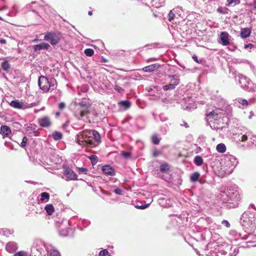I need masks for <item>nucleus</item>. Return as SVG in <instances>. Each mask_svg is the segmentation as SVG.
<instances>
[{
    "label": "nucleus",
    "mask_w": 256,
    "mask_h": 256,
    "mask_svg": "<svg viewBox=\"0 0 256 256\" xmlns=\"http://www.w3.org/2000/svg\"><path fill=\"white\" fill-rule=\"evenodd\" d=\"M220 109H216L206 114V120L212 128L218 130L222 128L224 118H226Z\"/></svg>",
    "instance_id": "obj_1"
},
{
    "label": "nucleus",
    "mask_w": 256,
    "mask_h": 256,
    "mask_svg": "<svg viewBox=\"0 0 256 256\" xmlns=\"http://www.w3.org/2000/svg\"><path fill=\"white\" fill-rule=\"evenodd\" d=\"M45 244L40 240H36L31 248V252L26 251H19L14 254L13 256H46L44 248Z\"/></svg>",
    "instance_id": "obj_2"
},
{
    "label": "nucleus",
    "mask_w": 256,
    "mask_h": 256,
    "mask_svg": "<svg viewBox=\"0 0 256 256\" xmlns=\"http://www.w3.org/2000/svg\"><path fill=\"white\" fill-rule=\"evenodd\" d=\"M38 85L44 92H48L56 88L57 82L54 78L40 76L38 79Z\"/></svg>",
    "instance_id": "obj_3"
},
{
    "label": "nucleus",
    "mask_w": 256,
    "mask_h": 256,
    "mask_svg": "<svg viewBox=\"0 0 256 256\" xmlns=\"http://www.w3.org/2000/svg\"><path fill=\"white\" fill-rule=\"evenodd\" d=\"M226 194L227 197L226 206L229 208L237 207L240 199L238 192L233 189H228Z\"/></svg>",
    "instance_id": "obj_4"
},
{
    "label": "nucleus",
    "mask_w": 256,
    "mask_h": 256,
    "mask_svg": "<svg viewBox=\"0 0 256 256\" xmlns=\"http://www.w3.org/2000/svg\"><path fill=\"white\" fill-rule=\"evenodd\" d=\"M238 164L236 158L232 155L226 156L222 160L221 164L226 172L230 174Z\"/></svg>",
    "instance_id": "obj_5"
},
{
    "label": "nucleus",
    "mask_w": 256,
    "mask_h": 256,
    "mask_svg": "<svg viewBox=\"0 0 256 256\" xmlns=\"http://www.w3.org/2000/svg\"><path fill=\"white\" fill-rule=\"evenodd\" d=\"M90 134V130H84L79 132L76 136V142L82 146L92 145Z\"/></svg>",
    "instance_id": "obj_6"
},
{
    "label": "nucleus",
    "mask_w": 256,
    "mask_h": 256,
    "mask_svg": "<svg viewBox=\"0 0 256 256\" xmlns=\"http://www.w3.org/2000/svg\"><path fill=\"white\" fill-rule=\"evenodd\" d=\"M57 226L60 236H67L74 233V230L69 227V221L67 220H64L60 223L58 222Z\"/></svg>",
    "instance_id": "obj_7"
},
{
    "label": "nucleus",
    "mask_w": 256,
    "mask_h": 256,
    "mask_svg": "<svg viewBox=\"0 0 256 256\" xmlns=\"http://www.w3.org/2000/svg\"><path fill=\"white\" fill-rule=\"evenodd\" d=\"M238 82L241 87L246 90L250 92L256 90V84L252 83L249 78L244 75L239 76Z\"/></svg>",
    "instance_id": "obj_8"
},
{
    "label": "nucleus",
    "mask_w": 256,
    "mask_h": 256,
    "mask_svg": "<svg viewBox=\"0 0 256 256\" xmlns=\"http://www.w3.org/2000/svg\"><path fill=\"white\" fill-rule=\"evenodd\" d=\"M60 38L61 36L60 33L48 32L45 34L44 40L50 42L52 45L54 46L59 42Z\"/></svg>",
    "instance_id": "obj_9"
},
{
    "label": "nucleus",
    "mask_w": 256,
    "mask_h": 256,
    "mask_svg": "<svg viewBox=\"0 0 256 256\" xmlns=\"http://www.w3.org/2000/svg\"><path fill=\"white\" fill-rule=\"evenodd\" d=\"M80 108L79 111L75 112V116L78 119L80 120L87 114L88 111V110L90 106L89 102H82L80 103Z\"/></svg>",
    "instance_id": "obj_10"
},
{
    "label": "nucleus",
    "mask_w": 256,
    "mask_h": 256,
    "mask_svg": "<svg viewBox=\"0 0 256 256\" xmlns=\"http://www.w3.org/2000/svg\"><path fill=\"white\" fill-rule=\"evenodd\" d=\"M60 160L58 155L52 150L48 152L46 160V162L49 163L50 165H52L53 164H56L60 162Z\"/></svg>",
    "instance_id": "obj_11"
},
{
    "label": "nucleus",
    "mask_w": 256,
    "mask_h": 256,
    "mask_svg": "<svg viewBox=\"0 0 256 256\" xmlns=\"http://www.w3.org/2000/svg\"><path fill=\"white\" fill-rule=\"evenodd\" d=\"M10 104L14 108L20 110H25L32 106V104L24 103L16 100H12Z\"/></svg>",
    "instance_id": "obj_12"
},
{
    "label": "nucleus",
    "mask_w": 256,
    "mask_h": 256,
    "mask_svg": "<svg viewBox=\"0 0 256 256\" xmlns=\"http://www.w3.org/2000/svg\"><path fill=\"white\" fill-rule=\"evenodd\" d=\"M26 134L30 136H38L40 132L36 130V126L34 124H26L24 125Z\"/></svg>",
    "instance_id": "obj_13"
},
{
    "label": "nucleus",
    "mask_w": 256,
    "mask_h": 256,
    "mask_svg": "<svg viewBox=\"0 0 256 256\" xmlns=\"http://www.w3.org/2000/svg\"><path fill=\"white\" fill-rule=\"evenodd\" d=\"M64 174L70 180H77V175L76 174L71 170L68 166L64 165Z\"/></svg>",
    "instance_id": "obj_14"
},
{
    "label": "nucleus",
    "mask_w": 256,
    "mask_h": 256,
    "mask_svg": "<svg viewBox=\"0 0 256 256\" xmlns=\"http://www.w3.org/2000/svg\"><path fill=\"white\" fill-rule=\"evenodd\" d=\"M44 250L45 252H46L48 256H60L58 250L52 244H45Z\"/></svg>",
    "instance_id": "obj_15"
},
{
    "label": "nucleus",
    "mask_w": 256,
    "mask_h": 256,
    "mask_svg": "<svg viewBox=\"0 0 256 256\" xmlns=\"http://www.w3.org/2000/svg\"><path fill=\"white\" fill-rule=\"evenodd\" d=\"M18 248V245L14 242H10L6 245V250L10 254H14Z\"/></svg>",
    "instance_id": "obj_16"
},
{
    "label": "nucleus",
    "mask_w": 256,
    "mask_h": 256,
    "mask_svg": "<svg viewBox=\"0 0 256 256\" xmlns=\"http://www.w3.org/2000/svg\"><path fill=\"white\" fill-rule=\"evenodd\" d=\"M38 123L40 126L43 128H48L52 125L50 118L47 116L38 118Z\"/></svg>",
    "instance_id": "obj_17"
},
{
    "label": "nucleus",
    "mask_w": 256,
    "mask_h": 256,
    "mask_svg": "<svg viewBox=\"0 0 256 256\" xmlns=\"http://www.w3.org/2000/svg\"><path fill=\"white\" fill-rule=\"evenodd\" d=\"M167 80L168 83L172 84L174 87H176L180 82V76L176 74L168 76Z\"/></svg>",
    "instance_id": "obj_18"
},
{
    "label": "nucleus",
    "mask_w": 256,
    "mask_h": 256,
    "mask_svg": "<svg viewBox=\"0 0 256 256\" xmlns=\"http://www.w3.org/2000/svg\"><path fill=\"white\" fill-rule=\"evenodd\" d=\"M50 48V46L49 44L44 42L32 46L34 52H36L42 50H48Z\"/></svg>",
    "instance_id": "obj_19"
},
{
    "label": "nucleus",
    "mask_w": 256,
    "mask_h": 256,
    "mask_svg": "<svg viewBox=\"0 0 256 256\" xmlns=\"http://www.w3.org/2000/svg\"><path fill=\"white\" fill-rule=\"evenodd\" d=\"M102 170L103 172L106 175L110 176L115 175V170L114 168L110 165H105L103 166Z\"/></svg>",
    "instance_id": "obj_20"
},
{
    "label": "nucleus",
    "mask_w": 256,
    "mask_h": 256,
    "mask_svg": "<svg viewBox=\"0 0 256 256\" xmlns=\"http://www.w3.org/2000/svg\"><path fill=\"white\" fill-rule=\"evenodd\" d=\"M228 38L229 34L227 32H221L220 38L223 46H228L230 44Z\"/></svg>",
    "instance_id": "obj_21"
},
{
    "label": "nucleus",
    "mask_w": 256,
    "mask_h": 256,
    "mask_svg": "<svg viewBox=\"0 0 256 256\" xmlns=\"http://www.w3.org/2000/svg\"><path fill=\"white\" fill-rule=\"evenodd\" d=\"M90 138L92 142L93 143V140H94L96 142H99L100 140V136L98 132L95 130H90Z\"/></svg>",
    "instance_id": "obj_22"
},
{
    "label": "nucleus",
    "mask_w": 256,
    "mask_h": 256,
    "mask_svg": "<svg viewBox=\"0 0 256 256\" xmlns=\"http://www.w3.org/2000/svg\"><path fill=\"white\" fill-rule=\"evenodd\" d=\"M160 66V64H154L144 67L142 68V70L145 72H151L159 68Z\"/></svg>",
    "instance_id": "obj_23"
},
{
    "label": "nucleus",
    "mask_w": 256,
    "mask_h": 256,
    "mask_svg": "<svg viewBox=\"0 0 256 256\" xmlns=\"http://www.w3.org/2000/svg\"><path fill=\"white\" fill-rule=\"evenodd\" d=\"M251 33V29L250 28H242L240 31V36L242 38H248Z\"/></svg>",
    "instance_id": "obj_24"
},
{
    "label": "nucleus",
    "mask_w": 256,
    "mask_h": 256,
    "mask_svg": "<svg viewBox=\"0 0 256 256\" xmlns=\"http://www.w3.org/2000/svg\"><path fill=\"white\" fill-rule=\"evenodd\" d=\"M11 132V130L9 126H2L0 127V133L3 135L4 136H7Z\"/></svg>",
    "instance_id": "obj_25"
},
{
    "label": "nucleus",
    "mask_w": 256,
    "mask_h": 256,
    "mask_svg": "<svg viewBox=\"0 0 256 256\" xmlns=\"http://www.w3.org/2000/svg\"><path fill=\"white\" fill-rule=\"evenodd\" d=\"M147 200H148V202L147 204H144V205L140 203V204H132L136 208L143 210V209H144V208H148V206L152 202V198H147Z\"/></svg>",
    "instance_id": "obj_26"
},
{
    "label": "nucleus",
    "mask_w": 256,
    "mask_h": 256,
    "mask_svg": "<svg viewBox=\"0 0 256 256\" xmlns=\"http://www.w3.org/2000/svg\"><path fill=\"white\" fill-rule=\"evenodd\" d=\"M118 106L120 110H125L128 109V100H122L118 102Z\"/></svg>",
    "instance_id": "obj_27"
},
{
    "label": "nucleus",
    "mask_w": 256,
    "mask_h": 256,
    "mask_svg": "<svg viewBox=\"0 0 256 256\" xmlns=\"http://www.w3.org/2000/svg\"><path fill=\"white\" fill-rule=\"evenodd\" d=\"M44 210L46 211L48 215H52L54 211V208L52 204H47L44 206Z\"/></svg>",
    "instance_id": "obj_28"
},
{
    "label": "nucleus",
    "mask_w": 256,
    "mask_h": 256,
    "mask_svg": "<svg viewBox=\"0 0 256 256\" xmlns=\"http://www.w3.org/2000/svg\"><path fill=\"white\" fill-rule=\"evenodd\" d=\"M165 0H152V6L158 8L164 5Z\"/></svg>",
    "instance_id": "obj_29"
},
{
    "label": "nucleus",
    "mask_w": 256,
    "mask_h": 256,
    "mask_svg": "<svg viewBox=\"0 0 256 256\" xmlns=\"http://www.w3.org/2000/svg\"><path fill=\"white\" fill-rule=\"evenodd\" d=\"M14 232L12 230H8L6 228L0 229V234H2L6 236H9Z\"/></svg>",
    "instance_id": "obj_30"
},
{
    "label": "nucleus",
    "mask_w": 256,
    "mask_h": 256,
    "mask_svg": "<svg viewBox=\"0 0 256 256\" xmlns=\"http://www.w3.org/2000/svg\"><path fill=\"white\" fill-rule=\"evenodd\" d=\"M216 149L218 152L224 153L226 150V146L224 144L220 143L216 146Z\"/></svg>",
    "instance_id": "obj_31"
},
{
    "label": "nucleus",
    "mask_w": 256,
    "mask_h": 256,
    "mask_svg": "<svg viewBox=\"0 0 256 256\" xmlns=\"http://www.w3.org/2000/svg\"><path fill=\"white\" fill-rule=\"evenodd\" d=\"M200 176V173L198 172H196L192 173L190 175V179L192 182H196L198 180V178Z\"/></svg>",
    "instance_id": "obj_32"
},
{
    "label": "nucleus",
    "mask_w": 256,
    "mask_h": 256,
    "mask_svg": "<svg viewBox=\"0 0 256 256\" xmlns=\"http://www.w3.org/2000/svg\"><path fill=\"white\" fill-rule=\"evenodd\" d=\"M1 66L2 70L6 72H8V70L10 68V64L6 60L2 62Z\"/></svg>",
    "instance_id": "obj_33"
},
{
    "label": "nucleus",
    "mask_w": 256,
    "mask_h": 256,
    "mask_svg": "<svg viewBox=\"0 0 256 256\" xmlns=\"http://www.w3.org/2000/svg\"><path fill=\"white\" fill-rule=\"evenodd\" d=\"M62 134L57 131L54 132L52 134V138L55 140H58L62 138Z\"/></svg>",
    "instance_id": "obj_34"
},
{
    "label": "nucleus",
    "mask_w": 256,
    "mask_h": 256,
    "mask_svg": "<svg viewBox=\"0 0 256 256\" xmlns=\"http://www.w3.org/2000/svg\"><path fill=\"white\" fill-rule=\"evenodd\" d=\"M194 162L198 166L202 165L203 163V160L200 156H197L194 158Z\"/></svg>",
    "instance_id": "obj_35"
},
{
    "label": "nucleus",
    "mask_w": 256,
    "mask_h": 256,
    "mask_svg": "<svg viewBox=\"0 0 256 256\" xmlns=\"http://www.w3.org/2000/svg\"><path fill=\"white\" fill-rule=\"evenodd\" d=\"M170 170V166L166 163H164L160 166V170L162 172H166Z\"/></svg>",
    "instance_id": "obj_36"
},
{
    "label": "nucleus",
    "mask_w": 256,
    "mask_h": 256,
    "mask_svg": "<svg viewBox=\"0 0 256 256\" xmlns=\"http://www.w3.org/2000/svg\"><path fill=\"white\" fill-rule=\"evenodd\" d=\"M176 88L172 84H167L162 86V89L164 91H168V90H172Z\"/></svg>",
    "instance_id": "obj_37"
},
{
    "label": "nucleus",
    "mask_w": 256,
    "mask_h": 256,
    "mask_svg": "<svg viewBox=\"0 0 256 256\" xmlns=\"http://www.w3.org/2000/svg\"><path fill=\"white\" fill-rule=\"evenodd\" d=\"M41 198L40 200L42 201H44L45 200H49L50 198V194L46 192H43L40 194Z\"/></svg>",
    "instance_id": "obj_38"
},
{
    "label": "nucleus",
    "mask_w": 256,
    "mask_h": 256,
    "mask_svg": "<svg viewBox=\"0 0 256 256\" xmlns=\"http://www.w3.org/2000/svg\"><path fill=\"white\" fill-rule=\"evenodd\" d=\"M84 53L88 56H92L94 54V50L92 48H86Z\"/></svg>",
    "instance_id": "obj_39"
},
{
    "label": "nucleus",
    "mask_w": 256,
    "mask_h": 256,
    "mask_svg": "<svg viewBox=\"0 0 256 256\" xmlns=\"http://www.w3.org/2000/svg\"><path fill=\"white\" fill-rule=\"evenodd\" d=\"M228 2V6H234L240 3L239 0H226Z\"/></svg>",
    "instance_id": "obj_40"
},
{
    "label": "nucleus",
    "mask_w": 256,
    "mask_h": 256,
    "mask_svg": "<svg viewBox=\"0 0 256 256\" xmlns=\"http://www.w3.org/2000/svg\"><path fill=\"white\" fill-rule=\"evenodd\" d=\"M238 140L242 142H245L248 139V136L246 134L238 135Z\"/></svg>",
    "instance_id": "obj_41"
},
{
    "label": "nucleus",
    "mask_w": 256,
    "mask_h": 256,
    "mask_svg": "<svg viewBox=\"0 0 256 256\" xmlns=\"http://www.w3.org/2000/svg\"><path fill=\"white\" fill-rule=\"evenodd\" d=\"M28 140V139L26 138V136H24L22 142L20 144V146L23 148L26 147L27 144Z\"/></svg>",
    "instance_id": "obj_42"
},
{
    "label": "nucleus",
    "mask_w": 256,
    "mask_h": 256,
    "mask_svg": "<svg viewBox=\"0 0 256 256\" xmlns=\"http://www.w3.org/2000/svg\"><path fill=\"white\" fill-rule=\"evenodd\" d=\"M152 142L155 144H158L160 142V139L156 135H154L152 137Z\"/></svg>",
    "instance_id": "obj_43"
},
{
    "label": "nucleus",
    "mask_w": 256,
    "mask_h": 256,
    "mask_svg": "<svg viewBox=\"0 0 256 256\" xmlns=\"http://www.w3.org/2000/svg\"><path fill=\"white\" fill-rule=\"evenodd\" d=\"M108 254V251L107 249H104L98 252V256H106Z\"/></svg>",
    "instance_id": "obj_44"
},
{
    "label": "nucleus",
    "mask_w": 256,
    "mask_h": 256,
    "mask_svg": "<svg viewBox=\"0 0 256 256\" xmlns=\"http://www.w3.org/2000/svg\"><path fill=\"white\" fill-rule=\"evenodd\" d=\"M174 9L172 10H170L168 14V20L170 22H172L174 19Z\"/></svg>",
    "instance_id": "obj_45"
},
{
    "label": "nucleus",
    "mask_w": 256,
    "mask_h": 256,
    "mask_svg": "<svg viewBox=\"0 0 256 256\" xmlns=\"http://www.w3.org/2000/svg\"><path fill=\"white\" fill-rule=\"evenodd\" d=\"M90 158L93 164H96L98 162V158L96 156L92 155L90 156Z\"/></svg>",
    "instance_id": "obj_46"
},
{
    "label": "nucleus",
    "mask_w": 256,
    "mask_h": 256,
    "mask_svg": "<svg viewBox=\"0 0 256 256\" xmlns=\"http://www.w3.org/2000/svg\"><path fill=\"white\" fill-rule=\"evenodd\" d=\"M114 192L115 194L119 195L123 194V190L119 188L114 189Z\"/></svg>",
    "instance_id": "obj_47"
},
{
    "label": "nucleus",
    "mask_w": 256,
    "mask_h": 256,
    "mask_svg": "<svg viewBox=\"0 0 256 256\" xmlns=\"http://www.w3.org/2000/svg\"><path fill=\"white\" fill-rule=\"evenodd\" d=\"M114 88L119 93H121L124 90L122 88H121L120 86H119L118 85H116L114 86Z\"/></svg>",
    "instance_id": "obj_48"
},
{
    "label": "nucleus",
    "mask_w": 256,
    "mask_h": 256,
    "mask_svg": "<svg viewBox=\"0 0 256 256\" xmlns=\"http://www.w3.org/2000/svg\"><path fill=\"white\" fill-rule=\"evenodd\" d=\"M36 4V2H31L30 4H27L25 8H26V10H28V11H31L32 8V5L33 4Z\"/></svg>",
    "instance_id": "obj_49"
},
{
    "label": "nucleus",
    "mask_w": 256,
    "mask_h": 256,
    "mask_svg": "<svg viewBox=\"0 0 256 256\" xmlns=\"http://www.w3.org/2000/svg\"><path fill=\"white\" fill-rule=\"evenodd\" d=\"M238 102L243 106H247L248 104V101L245 99L240 100Z\"/></svg>",
    "instance_id": "obj_50"
},
{
    "label": "nucleus",
    "mask_w": 256,
    "mask_h": 256,
    "mask_svg": "<svg viewBox=\"0 0 256 256\" xmlns=\"http://www.w3.org/2000/svg\"><path fill=\"white\" fill-rule=\"evenodd\" d=\"M16 12H17L16 8L15 6H14L13 10L10 12V16H16Z\"/></svg>",
    "instance_id": "obj_51"
},
{
    "label": "nucleus",
    "mask_w": 256,
    "mask_h": 256,
    "mask_svg": "<svg viewBox=\"0 0 256 256\" xmlns=\"http://www.w3.org/2000/svg\"><path fill=\"white\" fill-rule=\"evenodd\" d=\"M222 224L224 225L228 228H230V224L226 220H223L222 222Z\"/></svg>",
    "instance_id": "obj_52"
},
{
    "label": "nucleus",
    "mask_w": 256,
    "mask_h": 256,
    "mask_svg": "<svg viewBox=\"0 0 256 256\" xmlns=\"http://www.w3.org/2000/svg\"><path fill=\"white\" fill-rule=\"evenodd\" d=\"M82 223L84 227H86L90 224V222L86 220H83Z\"/></svg>",
    "instance_id": "obj_53"
},
{
    "label": "nucleus",
    "mask_w": 256,
    "mask_h": 256,
    "mask_svg": "<svg viewBox=\"0 0 256 256\" xmlns=\"http://www.w3.org/2000/svg\"><path fill=\"white\" fill-rule=\"evenodd\" d=\"M58 108L60 110H62L64 108H65L66 107V104H64V102H61L59 104H58Z\"/></svg>",
    "instance_id": "obj_54"
},
{
    "label": "nucleus",
    "mask_w": 256,
    "mask_h": 256,
    "mask_svg": "<svg viewBox=\"0 0 256 256\" xmlns=\"http://www.w3.org/2000/svg\"><path fill=\"white\" fill-rule=\"evenodd\" d=\"M121 154L124 158H128V151H122L121 152Z\"/></svg>",
    "instance_id": "obj_55"
},
{
    "label": "nucleus",
    "mask_w": 256,
    "mask_h": 256,
    "mask_svg": "<svg viewBox=\"0 0 256 256\" xmlns=\"http://www.w3.org/2000/svg\"><path fill=\"white\" fill-rule=\"evenodd\" d=\"M138 196V198H142L143 196H145V194L144 192H138L136 194Z\"/></svg>",
    "instance_id": "obj_56"
},
{
    "label": "nucleus",
    "mask_w": 256,
    "mask_h": 256,
    "mask_svg": "<svg viewBox=\"0 0 256 256\" xmlns=\"http://www.w3.org/2000/svg\"><path fill=\"white\" fill-rule=\"evenodd\" d=\"M79 171L80 172L86 174L88 172V169L85 168H79Z\"/></svg>",
    "instance_id": "obj_57"
},
{
    "label": "nucleus",
    "mask_w": 256,
    "mask_h": 256,
    "mask_svg": "<svg viewBox=\"0 0 256 256\" xmlns=\"http://www.w3.org/2000/svg\"><path fill=\"white\" fill-rule=\"evenodd\" d=\"M254 46V45L252 44H246L244 46V48L246 49H247V48H250L251 49L252 47Z\"/></svg>",
    "instance_id": "obj_58"
},
{
    "label": "nucleus",
    "mask_w": 256,
    "mask_h": 256,
    "mask_svg": "<svg viewBox=\"0 0 256 256\" xmlns=\"http://www.w3.org/2000/svg\"><path fill=\"white\" fill-rule=\"evenodd\" d=\"M160 120L162 121V122H164V121H166V118H165V117H164V116L163 115H160Z\"/></svg>",
    "instance_id": "obj_59"
},
{
    "label": "nucleus",
    "mask_w": 256,
    "mask_h": 256,
    "mask_svg": "<svg viewBox=\"0 0 256 256\" xmlns=\"http://www.w3.org/2000/svg\"><path fill=\"white\" fill-rule=\"evenodd\" d=\"M218 12L220 14H224V12L222 10V8H218Z\"/></svg>",
    "instance_id": "obj_60"
},
{
    "label": "nucleus",
    "mask_w": 256,
    "mask_h": 256,
    "mask_svg": "<svg viewBox=\"0 0 256 256\" xmlns=\"http://www.w3.org/2000/svg\"><path fill=\"white\" fill-rule=\"evenodd\" d=\"M0 42L2 44H6V40L2 38L0 40Z\"/></svg>",
    "instance_id": "obj_61"
},
{
    "label": "nucleus",
    "mask_w": 256,
    "mask_h": 256,
    "mask_svg": "<svg viewBox=\"0 0 256 256\" xmlns=\"http://www.w3.org/2000/svg\"><path fill=\"white\" fill-rule=\"evenodd\" d=\"M60 112H56L55 114L56 117L58 118L60 116Z\"/></svg>",
    "instance_id": "obj_62"
},
{
    "label": "nucleus",
    "mask_w": 256,
    "mask_h": 256,
    "mask_svg": "<svg viewBox=\"0 0 256 256\" xmlns=\"http://www.w3.org/2000/svg\"><path fill=\"white\" fill-rule=\"evenodd\" d=\"M158 154V152H154L153 153V155H154V156H157Z\"/></svg>",
    "instance_id": "obj_63"
},
{
    "label": "nucleus",
    "mask_w": 256,
    "mask_h": 256,
    "mask_svg": "<svg viewBox=\"0 0 256 256\" xmlns=\"http://www.w3.org/2000/svg\"><path fill=\"white\" fill-rule=\"evenodd\" d=\"M31 11H32V12H34V14H36L38 15V12H36V10H34L32 9Z\"/></svg>",
    "instance_id": "obj_64"
}]
</instances>
